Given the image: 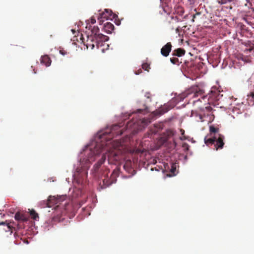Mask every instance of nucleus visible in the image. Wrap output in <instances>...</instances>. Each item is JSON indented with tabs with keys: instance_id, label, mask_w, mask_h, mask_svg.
I'll list each match as a JSON object with an SVG mask.
<instances>
[{
	"instance_id": "f257e3e1",
	"label": "nucleus",
	"mask_w": 254,
	"mask_h": 254,
	"mask_svg": "<svg viewBox=\"0 0 254 254\" xmlns=\"http://www.w3.org/2000/svg\"><path fill=\"white\" fill-rule=\"evenodd\" d=\"M123 133L122 129H120V126L118 125H113L111 129L109 134H108L107 131H105L99 135V137L102 140L101 142L97 141L93 147H89V149H87L85 153L87 154V157L85 162V167H89L88 164H91L94 161L95 159L99 155V154L104 151L108 152V157L109 159L113 158L114 160L118 159L117 153L114 150H108L106 148V146L108 143H104L103 142L104 139L107 140V142L110 141L111 139L115 136L121 135ZM107 153V152H106Z\"/></svg>"
},
{
	"instance_id": "f03ea898",
	"label": "nucleus",
	"mask_w": 254,
	"mask_h": 254,
	"mask_svg": "<svg viewBox=\"0 0 254 254\" xmlns=\"http://www.w3.org/2000/svg\"><path fill=\"white\" fill-rule=\"evenodd\" d=\"M192 91L194 92L193 97L196 98L199 96H200V98H198L197 100H193V103L198 101L202 102L203 101L204 104L207 103L208 105H215L216 103V102L218 101L222 96V95H220L218 91H211L208 95H203V94L204 92L203 90L199 89L197 87L192 89ZM212 110V109L210 105L207 106L205 108H201L200 109L201 113L199 114H196V117L198 118L196 119V121L201 122H203V119L206 116L205 113H203L204 111H206V115L208 116L209 113L211 112Z\"/></svg>"
},
{
	"instance_id": "7ed1b4c3",
	"label": "nucleus",
	"mask_w": 254,
	"mask_h": 254,
	"mask_svg": "<svg viewBox=\"0 0 254 254\" xmlns=\"http://www.w3.org/2000/svg\"><path fill=\"white\" fill-rule=\"evenodd\" d=\"M89 25V29L90 30L91 34L89 35H93L96 40V46L97 48L102 47L103 45V43L107 41L109 37L101 33H99V28L98 26H92L89 23L87 24L86 28Z\"/></svg>"
},
{
	"instance_id": "20e7f679",
	"label": "nucleus",
	"mask_w": 254,
	"mask_h": 254,
	"mask_svg": "<svg viewBox=\"0 0 254 254\" xmlns=\"http://www.w3.org/2000/svg\"><path fill=\"white\" fill-rule=\"evenodd\" d=\"M224 136L220 134H216L210 138H204L206 144H214V146L216 150L222 149L224 145Z\"/></svg>"
},
{
	"instance_id": "39448f33",
	"label": "nucleus",
	"mask_w": 254,
	"mask_h": 254,
	"mask_svg": "<svg viewBox=\"0 0 254 254\" xmlns=\"http://www.w3.org/2000/svg\"><path fill=\"white\" fill-rule=\"evenodd\" d=\"M106 170V173L103 174V175L104 177V178L103 179V186L102 188H106L109 186L111 185L113 183H115L116 180L114 181L113 178H115L116 176V173L115 171L112 173V175H111V178H109L108 174L109 172V170L107 169H105Z\"/></svg>"
},
{
	"instance_id": "423d86ee",
	"label": "nucleus",
	"mask_w": 254,
	"mask_h": 254,
	"mask_svg": "<svg viewBox=\"0 0 254 254\" xmlns=\"http://www.w3.org/2000/svg\"><path fill=\"white\" fill-rule=\"evenodd\" d=\"M86 38L87 40L85 41L82 34L81 35L80 40L82 41V43L86 46L87 49L90 48L91 49H93L95 45H96L95 38L93 37V35H89V34L86 36Z\"/></svg>"
},
{
	"instance_id": "0eeeda50",
	"label": "nucleus",
	"mask_w": 254,
	"mask_h": 254,
	"mask_svg": "<svg viewBox=\"0 0 254 254\" xmlns=\"http://www.w3.org/2000/svg\"><path fill=\"white\" fill-rule=\"evenodd\" d=\"M113 15L112 18H115L116 14H113L111 10L105 9L104 11L100 13L98 16V19L99 21L100 24H102L104 19H112L111 17Z\"/></svg>"
},
{
	"instance_id": "6e6552de",
	"label": "nucleus",
	"mask_w": 254,
	"mask_h": 254,
	"mask_svg": "<svg viewBox=\"0 0 254 254\" xmlns=\"http://www.w3.org/2000/svg\"><path fill=\"white\" fill-rule=\"evenodd\" d=\"M173 107L170 104H165L154 112L155 116H160L169 111Z\"/></svg>"
},
{
	"instance_id": "1a4fd4ad",
	"label": "nucleus",
	"mask_w": 254,
	"mask_h": 254,
	"mask_svg": "<svg viewBox=\"0 0 254 254\" xmlns=\"http://www.w3.org/2000/svg\"><path fill=\"white\" fill-rule=\"evenodd\" d=\"M173 107L170 104H165L154 112L155 116H160L169 111Z\"/></svg>"
},
{
	"instance_id": "9d476101",
	"label": "nucleus",
	"mask_w": 254,
	"mask_h": 254,
	"mask_svg": "<svg viewBox=\"0 0 254 254\" xmlns=\"http://www.w3.org/2000/svg\"><path fill=\"white\" fill-rule=\"evenodd\" d=\"M106 159V156L105 153H103L102 155L101 159L96 163L93 167V173L95 175L98 173L99 168L101 165L105 162Z\"/></svg>"
},
{
	"instance_id": "9b49d317",
	"label": "nucleus",
	"mask_w": 254,
	"mask_h": 254,
	"mask_svg": "<svg viewBox=\"0 0 254 254\" xmlns=\"http://www.w3.org/2000/svg\"><path fill=\"white\" fill-rule=\"evenodd\" d=\"M64 199V196L56 197L54 196H50L48 198V206L51 207L52 205L54 204H58L59 203L60 204H61V202H62Z\"/></svg>"
},
{
	"instance_id": "f8f14e48",
	"label": "nucleus",
	"mask_w": 254,
	"mask_h": 254,
	"mask_svg": "<svg viewBox=\"0 0 254 254\" xmlns=\"http://www.w3.org/2000/svg\"><path fill=\"white\" fill-rule=\"evenodd\" d=\"M172 44L170 42L167 43L161 49V54L164 57H167L169 56L172 50Z\"/></svg>"
},
{
	"instance_id": "ddd939ff",
	"label": "nucleus",
	"mask_w": 254,
	"mask_h": 254,
	"mask_svg": "<svg viewBox=\"0 0 254 254\" xmlns=\"http://www.w3.org/2000/svg\"><path fill=\"white\" fill-rule=\"evenodd\" d=\"M124 168L129 174L133 175L135 173V171L133 168L132 163L130 160H127L126 161L124 165Z\"/></svg>"
},
{
	"instance_id": "4468645a",
	"label": "nucleus",
	"mask_w": 254,
	"mask_h": 254,
	"mask_svg": "<svg viewBox=\"0 0 254 254\" xmlns=\"http://www.w3.org/2000/svg\"><path fill=\"white\" fill-rule=\"evenodd\" d=\"M167 134H164L160 137L159 141L161 144H164L168 140V138L174 135L173 130H168L166 132Z\"/></svg>"
},
{
	"instance_id": "2eb2a0df",
	"label": "nucleus",
	"mask_w": 254,
	"mask_h": 254,
	"mask_svg": "<svg viewBox=\"0 0 254 254\" xmlns=\"http://www.w3.org/2000/svg\"><path fill=\"white\" fill-rule=\"evenodd\" d=\"M40 62L42 64L45 65L46 66H49L51 65V60L48 56L45 55L41 57Z\"/></svg>"
},
{
	"instance_id": "dca6fc26",
	"label": "nucleus",
	"mask_w": 254,
	"mask_h": 254,
	"mask_svg": "<svg viewBox=\"0 0 254 254\" xmlns=\"http://www.w3.org/2000/svg\"><path fill=\"white\" fill-rule=\"evenodd\" d=\"M104 29L106 33L110 34L114 30V26L112 23L107 22L104 24Z\"/></svg>"
},
{
	"instance_id": "f3484780",
	"label": "nucleus",
	"mask_w": 254,
	"mask_h": 254,
	"mask_svg": "<svg viewBox=\"0 0 254 254\" xmlns=\"http://www.w3.org/2000/svg\"><path fill=\"white\" fill-rule=\"evenodd\" d=\"M170 20H168V24L170 29H174V24L177 23L178 22V18L177 16L173 17L170 16L169 17Z\"/></svg>"
},
{
	"instance_id": "a211bd4d",
	"label": "nucleus",
	"mask_w": 254,
	"mask_h": 254,
	"mask_svg": "<svg viewBox=\"0 0 254 254\" xmlns=\"http://www.w3.org/2000/svg\"><path fill=\"white\" fill-rule=\"evenodd\" d=\"M185 54V50L181 49L178 48L175 50L173 52V55L175 56L181 57L184 55Z\"/></svg>"
},
{
	"instance_id": "6ab92c4d",
	"label": "nucleus",
	"mask_w": 254,
	"mask_h": 254,
	"mask_svg": "<svg viewBox=\"0 0 254 254\" xmlns=\"http://www.w3.org/2000/svg\"><path fill=\"white\" fill-rule=\"evenodd\" d=\"M218 131H219L218 128L215 127L213 126H210L209 127V132H210V134L211 136L212 135V134H214L213 136H215L216 134H219Z\"/></svg>"
},
{
	"instance_id": "aec40b11",
	"label": "nucleus",
	"mask_w": 254,
	"mask_h": 254,
	"mask_svg": "<svg viewBox=\"0 0 254 254\" xmlns=\"http://www.w3.org/2000/svg\"><path fill=\"white\" fill-rule=\"evenodd\" d=\"M175 12L179 16H182L184 13V8L182 6H178L175 8Z\"/></svg>"
},
{
	"instance_id": "412c9836",
	"label": "nucleus",
	"mask_w": 254,
	"mask_h": 254,
	"mask_svg": "<svg viewBox=\"0 0 254 254\" xmlns=\"http://www.w3.org/2000/svg\"><path fill=\"white\" fill-rule=\"evenodd\" d=\"M30 215L33 220L37 221L39 219L38 214L34 210H30Z\"/></svg>"
},
{
	"instance_id": "4be33fe9",
	"label": "nucleus",
	"mask_w": 254,
	"mask_h": 254,
	"mask_svg": "<svg viewBox=\"0 0 254 254\" xmlns=\"http://www.w3.org/2000/svg\"><path fill=\"white\" fill-rule=\"evenodd\" d=\"M220 4H230L234 3L236 0H216Z\"/></svg>"
},
{
	"instance_id": "5701e85b",
	"label": "nucleus",
	"mask_w": 254,
	"mask_h": 254,
	"mask_svg": "<svg viewBox=\"0 0 254 254\" xmlns=\"http://www.w3.org/2000/svg\"><path fill=\"white\" fill-rule=\"evenodd\" d=\"M64 209L66 212H68L70 211L71 208V204L68 202H65L64 203Z\"/></svg>"
},
{
	"instance_id": "b1692460",
	"label": "nucleus",
	"mask_w": 254,
	"mask_h": 254,
	"mask_svg": "<svg viewBox=\"0 0 254 254\" xmlns=\"http://www.w3.org/2000/svg\"><path fill=\"white\" fill-rule=\"evenodd\" d=\"M170 62L174 64L179 65L181 62H179L178 58L173 57L170 58Z\"/></svg>"
},
{
	"instance_id": "393cba45",
	"label": "nucleus",
	"mask_w": 254,
	"mask_h": 254,
	"mask_svg": "<svg viewBox=\"0 0 254 254\" xmlns=\"http://www.w3.org/2000/svg\"><path fill=\"white\" fill-rule=\"evenodd\" d=\"M141 123L142 124V127H144L150 123V120L149 119H143L141 121Z\"/></svg>"
},
{
	"instance_id": "a878e982",
	"label": "nucleus",
	"mask_w": 254,
	"mask_h": 254,
	"mask_svg": "<svg viewBox=\"0 0 254 254\" xmlns=\"http://www.w3.org/2000/svg\"><path fill=\"white\" fill-rule=\"evenodd\" d=\"M176 171V163H172L171 165V168L170 169V172L172 175H175Z\"/></svg>"
},
{
	"instance_id": "bb28decb",
	"label": "nucleus",
	"mask_w": 254,
	"mask_h": 254,
	"mask_svg": "<svg viewBox=\"0 0 254 254\" xmlns=\"http://www.w3.org/2000/svg\"><path fill=\"white\" fill-rule=\"evenodd\" d=\"M248 96V100L251 102L254 103V92H251Z\"/></svg>"
},
{
	"instance_id": "cd10ccee",
	"label": "nucleus",
	"mask_w": 254,
	"mask_h": 254,
	"mask_svg": "<svg viewBox=\"0 0 254 254\" xmlns=\"http://www.w3.org/2000/svg\"><path fill=\"white\" fill-rule=\"evenodd\" d=\"M142 68L145 70L148 71L150 69V65L147 63H143L142 64Z\"/></svg>"
},
{
	"instance_id": "c85d7f7f",
	"label": "nucleus",
	"mask_w": 254,
	"mask_h": 254,
	"mask_svg": "<svg viewBox=\"0 0 254 254\" xmlns=\"http://www.w3.org/2000/svg\"><path fill=\"white\" fill-rule=\"evenodd\" d=\"M21 217L22 214L19 212H17L15 215L14 218L16 220H21Z\"/></svg>"
},
{
	"instance_id": "c756f323",
	"label": "nucleus",
	"mask_w": 254,
	"mask_h": 254,
	"mask_svg": "<svg viewBox=\"0 0 254 254\" xmlns=\"http://www.w3.org/2000/svg\"><path fill=\"white\" fill-rule=\"evenodd\" d=\"M194 11L196 12L195 13L193 14V18H192V21H194V19L196 17L197 15H199L201 14V12H197L196 9H194Z\"/></svg>"
},
{
	"instance_id": "7c9ffc66",
	"label": "nucleus",
	"mask_w": 254,
	"mask_h": 254,
	"mask_svg": "<svg viewBox=\"0 0 254 254\" xmlns=\"http://www.w3.org/2000/svg\"><path fill=\"white\" fill-rule=\"evenodd\" d=\"M22 218H21V221H23V222H26L28 221V219L27 217H26V216L23 214H22Z\"/></svg>"
},
{
	"instance_id": "2f4dec72",
	"label": "nucleus",
	"mask_w": 254,
	"mask_h": 254,
	"mask_svg": "<svg viewBox=\"0 0 254 254\" xmlns=\"http://www.w3.org/2000/svg\"><path fill=\"white\" fill-rule=\"evenodd\" d=\"M60 53L63 56H65L67 54V52L63 49L60 50Z\"/></svg>"
},
{
	"instance_id": "473e14b6",
	"label": "nucleus",
	"mask_w": 254,
	"mask_h": 254,
	"mask_svg": "<svg viewBox=\"0 0 254 254\" xmlns=\"http://www.w3.org/2000/svg\"><path fill=\"white\" fill-rule=\"evenodd\" d=\"M90 20V23L91 24H93L96 23V19L94 17H91Z\"/></svg>"
},
{
	"instance_id": "72a5a7b5",
	"label": "nucleus",
	"mask_w": 254,
	"mask_h": 254,
	"mask_svg": "<svg viewBox=\"0 0 254 254\" xmlns=\"http://www.w3.org/2000/svg\"><path fill=\"white\" fill-rule=\"evenodd\" d=\"M142 72L141 69H139L137 71L135 72L136 74H139Z\"/></svg>"
},
{
	"instance_id": "f704fd0d",
	"label": "nucleus",
	"mask_w": 254,
	"mask_h": 254,
	"mask_svg": "<svg viewBox=\"0 0 254 254\" xmlns=\"http://www.w3.org/2000/svg\"><path fill=\"white\" fill-rule=\"evenodd\" d=\"M143 110L142 109H137L136 111V113H141Z\"/></svg>"
},
{
	"instance_id": "c9c22d12",
	"label": "nucleus",
	"mask_w": 254,
	"mask_h": 254,
	"mask_svg": "<svg viewBox=\"0 0 254 254\" xmlns=\"http://www.w3.org/2000/svg\"><path fill=\"white\" fill-rule=\"evenodd\" d=\"M150 94L149 93H146V94H145V96L147 98H150Z\"/></svg>"
},
{
	"instance_id": "e433bc0d",
	"label": "nucleus",
	"mask_w": 254,
	"mask_h": 254,
	"mask_svg": "<svg viewBox=\"0 0 254 254\" xmlns=\"http://www.w3.org/2000/svg\"><path fill=\"white\" fill-rule=\"evenodd\" d=\"M154 170H156V171H159V170H158V169H156V168H152L151 169V171H153Z\"/></svg>"
},
{
	"instance_id": "4c0bfd02",
	"label": "nucleus",
	"mask_w": 254,
	"mask_h": 254,
	"mask_svg": "<svg viewBox=\"0 0 254 254\" xmlns=\"http://www.w3.org/2000/svg\"><path fill=\"white\" fill-rule=\"evenodd\" d=\"M176 31L177 32H178L179 31V27H177L176 29Z\"/></svg>"
},
{
	"instance_id": "58836bf2",
	"label": "nucleus",
	"mask_w": 254,
	"mask_h": 254,
	"mask_svg": "<svg viewBox=\"0 0 254 254\" xmlns=\"http://www.w3.org/2000/svg\"><path fill=\"white\" fill-rule=\"evenodd\" d=\"M6 226L7 228L9 230L10 229V226L8 224L6 225Z\"/></svg>"
},
{
	"instance_id": "ea45409f",
	"label": "nucleus",
	"mask_w": 254,
	"mask_h": 254,
	"mask_svg": "<svg viewBox=\"0 0 254 254\" xmlns=\"http://www.w3.org/2000/svg\"><path fill=\"white\" fill-rule=\"evenodd\" d=\"M5 222H1V223H0V225H5Z\"/></svg>"
},
{
	"instance_id": "a19ab883",
	"label": "nucleus",
	"mask_w": 254,
	"mask_h": 254,
	"mask_svg": "<svg viewBox=\"0 0 254 254\" xmlns=\"http://www.w3.org/2000/svg\"><path fill=\"white\" fill-rule=\"evenodd\" d=\"M72 31L73 32V33L74 32V30H72Z\"/></svg>"
},
{
	"instance_id": "79ce46f5",
	"label": "nucleus",
	"mask_w": 254,
	"mask_h": 254,
	"mask_svg": "<svg viewBox=\"0 0 254 254\" xmlns=\"http://www.w3.org/2000/svg\"><path fill=\"white\" fill-rule=\"evenodd\" d=\"M186 145V143H184V145H183V146H184V145Z\"/></svg>"
},
{
	"instance_id": "37998d69",
	"label": "nucleus",
	"mask_w": 254,
	"mask_h": 254,
	"mask_svg": "<svg viewBox=\"0 0 254 254\" xmlns=\"http://www.w3.org/2000/svg\"><path fill=\"white\" fill-rule=\"evenodd\" d=\"M186 145V143H184V145H183V146H184V145Z\"/></svg>"
},
{
	"instance_id": "c03bdc74",
	"label": "nucleus",
	"mask_w": 254,
	"mask_h": 254,
	"mask_svg": "<svg viewBox=\"0 0 254 254\" xmlns=\"http://www.w3.org/2000/svg\"><path fill=\"white\" fill-rule=\"evenodd\" d=\"M186 145V143H184V145H183V146H184V145Z\"/></svg>"
}]
</instances>
